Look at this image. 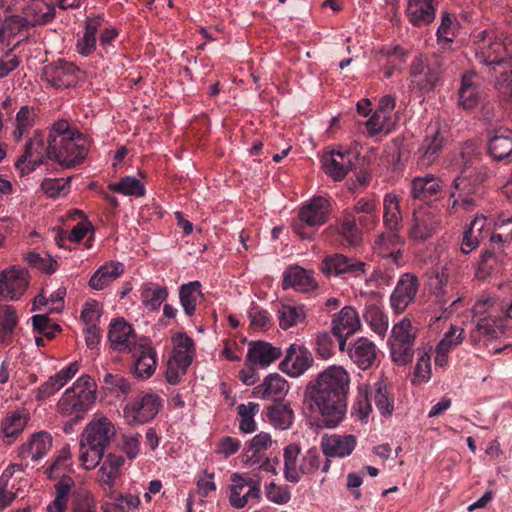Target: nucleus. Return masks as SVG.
<instances>
[{
  "instance_id": "7ed1b4c3",
  "label": "nucleus",
  "mask_w": 512,
  "mask_h": 512,
  "mask_svg": "<svg viewBox=\"0 0 512 512\" xmlns=\"http://www.w3.org/2000/svg\"><path fill=\"white\" fill-rule=\"evenodd\" d=\"M114 435L115 427L106 417L93 420L87 425L79 449V459L84 469L92 470L99 464Z\"/></svg>"
},
{
  "instance_id": "473e14b6",
  "label": "nucleus",
  "mask_w": 512,
  "mask_h": 512,
  "mask_svg": "<svg viewBox=\"0 0 512 512\" xmlns=\"http://www.w3.org/2000/svg\"><path fill=\"white\" fill-rule=\"evenodd\" d=\"M343 211L350 212L353 217L357 218L359 225L365 230L373 229L378 223L377 205L373 199L361 198L353 207Z\"/></svg>"
},
{
  "instance_id": "49530a36",
  "label": "nucleus",
  "mask_w": 512,
  "mask_h": 512,
  "mask_svg": "<svg viewBox=\"0 0 512 512\" xmlns=\"http://www.w3.org/2000/svg\"><path fill=\"white\" fill-rule=\"evenodd\" d=\"M108 189L115 193L135 197H142L146 192L142 182L133 176H125L117 183H110Z\"/></svg>"
},
{
  "instance_id": "e433bc0d",
  "label": "nucleus",
  "mask_w": 512,
  "mask_h": 512,
  "mask_svg": "<svg viewBox=\"0 0 512 512\" xmlns=\"http://www.w3.org/2000/svg\"><path fill=\"white\" fill-rule=\"evenodd\" d=\"M139 292L142 304L152 311L158 310L168 297L167 287L154 282L143 283Z\"/></svg>"
},
{
  "instance_id": "774afa93",
  "label": "nucleus",
  "mask_w": 512,
  "mask_h": 512,
  "mask_svg": "<svg viewBox=\"0 0 512 512\" xmlns=\"http://www.w3.org/2000/svg\"><path fill=\"white\" fill-rule=\"evenodd\" d=\"M390 115L375 111L371 118L366 122L368 134L374 136L383 130H389Z\"/></svg>"
},
{
  "instance_id": "9b49d317",
  "label": "nucleus",
  "mask_w": 512,
  "mask_h": 512,
  "mask_svg": "<svg viewBox=\"0 0 512 512\" xmlns=\"http://www.w3.org/2000/svg\"><path fill=\"white\" fill-rule=\"evenodd\" d=\"M80 69L72 62L59 59L43 69L46 81L55 88H70L77 85Z\"/></svg>"
},
{
  "instance_id": "f257e3e1",
  "label": "nucleus",
  "mask_w": 512,
  "mask_h": 512,
  "mask_svg": "<svg viewBox=\"0 0 512 512\" xmlns=\"http://www.w3.org/2000/svg\"><path fill=\"white\" fill-rule=\"evenodd\" d=\"M349 384L350 377L346 370L340 366H330L307 385L306 397L317 408L324 426L334 428L344 419Z\"/></svg>"
},
{
  "instance_id": "423d86ee",
  "label": "nucleus",
  "mask_w": 512,
  "mask_h": 512,
  "mask_svg": "<svg viewBox=\"0 0 512 512\" xmlns=\"http://www.w3.org/2000/svg\"><path fill=\"white\" fill-rule=\"evenodd\" d=\"M51 146V130L47 139H45L42 131L35 130L33 136L26 142L23 154L15 163L21 175L31 173L37 166L44 164L46 159L52 160Z\"/></svg>"
},
{
  "instance_id": "b1692460",
  "label": "nucleus",
  "mask_w": 512,
  "mask_h": 512,
  "mask_svg": "<svg viewBox=\"0 0 512 512\" xmlns=\"http://www.w3.org/2000/svg\"><path fill=\"white\" fill-rule=\"evenodd\" d=\"M281 355V349L269 342L258 340L251 341L248 344L247 361L252 365H258L262 368L268 367Z\"/></svg>"
},
{
  "instance_id": "cd10ccee",
  "label": "nucleus",
  "mask_w": 512,
  "mask_h": 512,
  "mask_svg": "<svg viewBox=\"0 0 512 512\" xmlns=\"http://www.w3.org/2000/svg\"><path fill=\"white\" fill-rule=\"evenodd\" d=\"M135 357L134 375L140 379L150 378L156 370L158 358L156 350L149 345L139 344L136 350H133Z\"/></svg>"
},
{
  "instance_id": "6e6d98bb",
  "label": "nucleus",
  "mask_w": 512,
  "mask_h": 512,
  "mask_svg": "<svg viewBox=\"0 0 512 512\" xmlns=\"http://www.w3.org/2000/svg\"><path fill=\"white\" fill-rule=\"evenodd\" d=\"M17 316L11 306H5L0 311V343H4L11 337L17 325Z\"/></svg>"
},
{
  "instance_id": "13d9d810",
  "label": "nucleus",
  "mask_w": 512,
  "mask_h": 512,
  "mask_svg": "<svg viewBox=\"0 0 512 512\" xmlns=\"http://www.w3.org/2000/svg\"><path fill=\"white\" fill-rule=\"evenodd\" d=\"M31 321L34 330L49 340L53 339L56 334L61 331L60 326L58 324L52 323L47 315H34L32 316Z\"/></svg>"
},
{
  "instance_id": "58836bf2",
  "label": "nucleus",
  "mask_w": 512,
  "mask_h": 512,
  "mask_svg": "<svg viewBox=\"0 0 512 512\" xmlns=\"http://www.w3.org/2000/svg\"><path fill=\"white\" fill-rule=\"evenodd\" d=\"M474 74L465 73L458 91L459 105L464 110H472L480 103L481 95L478 86L472 81Z\"/></svg>"
},
{
  "instance_id": "4468645a",
  "label": "nucleus",
  "mask_w": 512,
  "mask_h": 512,
  "mask_svg": "<svg viewBox=\"0 0 512 512\" xmlns=\"http://www.w3.org/2000/svg\"><path fill=\"white\" fill-rule=\"evenodd\" d=\"M476 59L486 66L495 69L496 66H511V52L505 41L489 38L488 43L479 44L475 52Z\"/></svg>"
},
{
  "instance_id": "8fccbe9b",
  "label": "nucleus",
  "mask_w": 512,
  "mask_h": 512,
  "mask_svg": "<svg viewBox=\"0 0 512 512\" xmlns=\"http://www.w3.org/2000/svg\"><path fill=\"white\" fill-rule=\"evenodd\" d=\"M34 117V109L29 106H22L17 112L15 119V129L12 133L16 142L21 141L23 136L32 128L34 125Z\"/></svg>"
},
{
  "instance_id": "e2e57ef3",
  "label": "nucleus",
  "mask_w": 512,
  "mask_h": 512,
  "mask_svg": "<svg viewBox=\"0 0 512 512\" xmlns=\"http://www.w3.org/2000/svg\"><path fill=\"white\" fill-rule=\"evenodd\" d=\"M104 388L111 393L119 396V394L127 395L131 386L130 383L119 374L106 373L103 378Z\"/></svg>"
},
{
  "instance_id": "c9c22d12",
  "label": "nucleus",
  "mask_w": 512,
  "mask_h": 512,
  "mask_svg": "<svg viewBox=\"0 0 512 512\" xmlns=\"http://www.w3.org/2000/svg\"><path fill=\"white\" fill-rule=\"evenodd\" d=\"M301 447L299 444L290 443L283 449V474L284 478L291 483L300 481Z\"/></svg>"
},
{
  "instance_id": "412c9836",
  "label": "nucleus",
  "mask_w": 512,
  "mask_h": 512,
  "mask_svg": "<svg viewBox=\"0 0 512 512\" xmlns=\"http://www.w3.org/2000/svg\"><path fill=\"white\" fill-rule=\"evenodd\" d=\"M48 4L42 0H29V3L22 8V14L30 27L43 26L52 22L56 16L55 0Z\"/></svg>"
},
{
  "instance_id": "a211bd4d",
  "label": "nucleus",
  "mask_w": 512,
  "mask_h": 512,
  "mask_svg": "<svg viewBox=\"0 0 512 512\" xmlns=\"http://www.w3.org/2000/svg\"><path fill=\"white\" fill-rule=\"evenodd\" d=\"M30 413L27 409L21 408L8 411L0 422V436L6 445H11L23 433Z\"/></svg>"
},
{
  "instance_id": "5fc2aeb1",
  "label": "nucleus",
  "mask_w": 512,
  "mask_h": 512,
  "mask_svg": "<svg viewBox=\"0 0 512 512\" xmlns=\"http://www.w3.org/2000/svg\"><path fill=\"white\" fill-rule=\"evenodd\" d=\"M70 183L71 177L44 178L41 182V189L49 198H57L69 193Z\"/></svg>"
},
{
  "instance_id": "338daca9",
  "label": "nucleus",
  "mask_w": 512,
  "mask_h": 512,
  "mask_svg": "<svg viewBox=\"0 0 512 512\" xmlns=\"http://www.w3.org/2000/svg\"><path fill=\"white\" fill-rule=\"evenodd\" d=\"M266 497L269 501L283 505L290 501L291 493L287 486H278L271 482L265 489Z\"/></svg>"
},
{
  "instance_id": "c03bdc74",
  "label": "nucleus",
  "mask_w": 512,
  "mask_h": 512,
  "mask_svg": "<svg viewBox=\"0 0 512 512\" xmlns=\"http://www.w3.org/2000/svg\"><path fill=\"white\" fill-rule=\"evenodd\" d=\"M279 326L287 330L305 320L306 314L303 306L281 304L277 310Z\"/></svg>"
},
{
  "instance_id": "69168bd1",
  "label": "nucleus",
  "mask_w": 512,
  "mask_h": 512,
  "mask_svg": "<svg viewBox=\"0 0 512 512\" xmlns=\"http://www.w3.org/2000/svg\"><path fill=\"white\" fill-rule=\"evenodd\" d=\"M31 28L25 21V17L21 15H10L4 18L3 25L0 28V36L16 35L22 30Z\"/></svg>"
},
{
  "instance_id": "aec40b11",
  "label": "nucleus",
  "mask_w": 512,
  "mask_h": 512,
  "mask_svg": "<svg viewBox=\"0 0 512 512\" xmlns=\"http://www.w3.org/2000/svg\"><path fill=\"white\" fill-rule=\"evenodd\" d=\"M78 371L79 363L74 361L53 376H50L48 380L39 386L35 391V399L37 401H43L54 395L61 388H63L76 375Z\"/></svg>"
},
{
  "instance_id": "20e7f679",
  "label": "nucleus",
  "mask_w": 512,
  "mask_h": 512,
  "mask_svg": "<svg viewBox=\"0 0 512 512\" xmlns=\"http://www.w3.org/2000/svg\"><path fill=\"white\" fill-rule=\"evenodd\" d=\"M96 400V383L89 375L79 377L60 398L57 409L60 414L82 418Z\"/></svg>"
},
{
  "instance_id": "7c9ffc66",
  "label": "nucleus",
  "mask_w": 512,
  "mask_h": 512,
  "mask_svg": "<svg viewBox=\"0 0 512 512\" xmlns=\"http://www.w3.org/2000/svg\"><path fill=\"white\" fill-rule=\"evenodd\" d=\"M357 218L353 217L350 212L342 211V215L337 224V233L341 243L346 246L356 247L362 241V230Z\"/></svg>"
},
{
  "instance_id": "79ce46f5",
  "label": "nucleus",
  "mask_w": 512,
  "mask_h": 512,
  "mask_svg": "<svg viewBox=\"0 0 512 512\" xmlns=\"http://www.w3.org/2000/svg\"><path fill=\"white\" fill-rule=\"evenodd\" d=\"M504 332L505 326L501 318L484 317L478 321L476 329L471 332V339L477 342L480 335L495 339Z\"/></svg>"
},
{
  "instance_id": "09e8293b",
  "label": "nucleus",
  "mask_w": 512,
  "mask_h": 512,
  "mask_svg": "<svg viewBox=\"0 0 512 512\" xmlns=\"http://www.w3.org/2000/svg\"><path fill=\"white\" fill-rule=\"evenodd\" d=\"M371 393V399L382 415H390L393 411V398L387 390L386 383L381 380L374 384Z\"/></svg>"
},
{
  "instance_id": "a19ab883",
  "label": "nucleus",
  "mask_w": 512,
  "mask_h": 512,
  "mask_svg": "<svg viewBox=\"0 0 512 512\" xmlns=\"http://www.w3.org/2000/svg\"><path fill=\"white\" fill-rule=\"evenodd\" d=\"M272 444L271 435L266 432H261L255 435L247 444L244 449L243 461L248 467H254L257 463L256 457H260L265 450Z\"/></svg>"
},
{
  "instance_id": "a878e982",
  "label": "nucleus",
  "mask_w": 512,
  "mask_h": 512,
  "mask_svg": "<svg viewBox=\"0 0 512 512\" xmlns=\"http://www.w3.org/2000/svg\"><path fill=\"white\" fill-rule=\"evenodd\" d=\"M403 241L397 231L381 233L374 241V252L382 258H390L392 263L399 265Z\"/></svg>"
},
{
  "instance_id": "2f4dec72",
  "label": "nucleus",
  "mask_w": 512,
  "mask_h": 512,
  "mask_svg": "<svg viewBox=\"0 0 512 512\" xmlns=\"http://www.w3.org/2000/svg\"><path fill=\"white\" fill-rule=\"evenodd\" d=\"M288 390V382L279 374L273 373L265 377L263 383L254 388V395L278 401L286 396Z\"/></svg>"
},
{
  "instance_id": "680f3d73",
  "label": "nucleus",
  "mask_w": 512,
  "mask_h": 512,
  "mask_svg": "<svg viewBox=\"0 0 512 512\" xmlns=\"http://www.w3.org/2000/svg\"><path fill=\"white\" fill-rule=\"evenodd\" d=\"M371 410V393L368 386H359L356 400L352 406V411L356 412L360 419H365L368 417Z\"/></svg>"
},
{
  "instance_id": "1a4fd4ad",
  "label": "nucleus",
  "mask_w": 512,
  "mask_h": 512,
  "mask_svg": "<svg viewBox=\"0 0 512 512\" xmlns=\"http://www.w3.org/2000/svg\"><path fill=\"white\" fill-rule=\"evenodd\" d=\"M359 155L360 151L355 148L327 152L321 160L323 170L334 181H341L356 165Z\"/></svg>"
},
{
  "instance_id": "37998d69",
  "label": "nucleus",
  "mask_w": 512,
  "mask_h": 512,
  "mask_svg": "<svg viewBox=\"0 0 512 512\" xmlns=\"http://www.w3.org/2000/svg\"><path fill=\"white\" fill-rule=\"evenodd\" d=\"M109 501L105 503L104 512H129L140 504V499L132 494H121L111 491Z\"/></svg>"
},
{
  "instance_id": "ea45409f",
  "label": "nucleus",
  "mask_w": 512,
  "mask_h": 512,
  "mask_svg": "<svg viewBox=\"0 0 512 512\" xmlns=\"http://www.w3.org/2000/svg\"><path fill=\"white\" fill-rule=\"evenodd\" d=\"M383 223L391 231H398L402 225L400 197L395 193H387L383 200Z\"/></svg>"
},
{
  "instance_id": "f3484780",
  "label": "nucleus",
  "mask_w": 512,
  "mask_h": 512,
  "mask_svg": "<svg viewBox=\"0 0 512 512\" xmlns=\"http://www.w3.org/2000/svg\"><path fill=\"white\" fill-rule=\"evenodd\" d=\"M322 270L337 276L360 277L366 273V264L342 254L327 256L322 263Z\"/></svg>"
},
{
  "instance_id": "5701e85b",
  "label": "nucleus",
  "mask_w": 512,
  "mask_h": 512,
  "mask_svg": "<svg viewBox=\"0 0 512 512\" xmlns=\"http://www.w3.org/2000/svg\"><path fill=\"white\" fill-rule=\"evenodd\" d=\"M317 286L313 272L300 266H290L283 272V289L292 288L297 292L308 293L315 290Z\"/></svg>"
},
{
  "instance_id": "39448f33",
  "label": "nucleus",
  "mask_w": 512,
  "mask_h": 512,
  "mask_svg": "<svg viewBox=\"0 0 512 512\" xmlns=\"http://www.w3.org/2000/svg\"><path fill=\"white\" fill-rule=\"evenodd\" d=\"M416 329L409 318L405 317L395 324L388 340L391 359L397 365L411 364L414 358Z\"/></svg>"
},
{
  "instance_id": "603ef678",
  "label": "nucleus",
  "mask_w": 512,
  "mask_h": 512,
  "mask_svg": "<svg viewBox=\"0 0 512 512\" xmlns=\"http://www.w3.org/2000/svg\"><path fill=\"white\" fill-rule=\"evenodd\" d=\"M440 192L439 180L433 175L418 176V200H436Z\"/></svg>"
},
{
  "instance_id": "ddd939ff",
  "label": "nucleus",
  "mask_w": 512,
  "mask_h": 512,
  "mask_svg": "<svg viewBox=\"0 0 512 512\" xmlns=\"http://www.w3.org/2000/svg\"><path fill=\"white\" fill-rule=\"evenodd\" d=\"M361 323L357 311L350 307H343L335 314L332 320L331 331L335 336L340 351H344L347 339L360 329Z\"/></svg>"
},
{
  "instance_id": "3c124183",
  "label": "nucleus",
  "mask_w": 512,
  "mask_h": 512,
  "mask_svg": "<svg viewBox=\"0 0 512 512\" xmlns=\"http://www.w3.org/2000/svg\"><path fill=\"white\" fill-rule=\"evenodd\" d=\"M364 319L370 328L380 336H384L388 329V317L376 305H370L364 312Z\"/></svg>"
},
{
  "instance_id": "0e129e2a",
  "label": "nucleus",
  "mask_w": 512,
  "mask_h": 512,
  "mask_svg": "<svg viewBox=\"0 0 512 512\" xmlns=\"http://www.w3.org/2000/svg\"><path fill=\"white\" fill-rule=\"evenodd\" d=\"M321 455L319 450L316 447H312L308 449L304 455L301 457L300 462V479L303 475L313 474L315 473L321 464Z\"/></svg>"
},
{
  "instance_id": "2eb2a0df",
  "label": "nucleus",
  "mask_w": 512,
  "mask_h": 512,
  "mask_svg": "<svg viewBox=\"0 0 512 512\" xmlns=\"http://www.w3.org/2000/svg\"><path fill=\"white\" fill-rule=\"evenodd\" d=\"M108 340L110 347L119 353H131L139 345L133 327L123 318L115 319L110 323Z\"/></svg>"
},
{
  "instance_id": "6ab92c4d",
  "label": "nucleus",
  "mask_w": 512,
  "mask_h": 512,
  "mask_svg": "<svg viewBox=\"0 0 512 512\" xmlns=\"http://www.w3.org/2000/svg\"><path fill=\"white\" fill-rule=\"evenodd\" d=\"M445 134L446 130L437 121L431 122L427 126L420 148V151H422L420 160L425 165H430L438 157L445 143Z\"/></svg>"
},
{
  "instance_id": "393cba45",
  "label": "nucleus",
  "mask_w": 512,
  "mask_h": 512,
  "mask_svg": "<svg viewBox=\"0 0 512 512\" xmlns=\"http://www.w3.org/2000/svg\"><path fill=\"white\" fill-rule=\"evenodd\" d=\"M357 444L353 435L333 434L321 440V449L326 457L344 458L352 454Z\"/></svg>"
},
{
  "instance_id": "dca6fc26",
  "label": "nucleus",
  "mask_w": 512,
  "mask_h": 512,
  "mask_svg": "<svg viewBox=\"0 0 512 512\" xmlns=\"http://www.w3.org/2000/svg\"><path fill=\"white\" fill-rule=\"evenodd\" d=\"M29 285L28 271L11 268L0 275V297L7 300H18Z\"/></svg>"
},
{
  "instance_id": "052dcab7",
  "label": "nucleus",
  "mask_w": 512,
  "mask_h": 512,
  "mask_svg": "<svg viewBox=\"0 0 512 512\" xmlns=\"http://www.w3.org/2000/svg\"><path fill=\"white\" fill-rule=\"evenodd\" d=\"M26 261L34 268L46 274H52L56 271L58 263L50 255L41 256L39 253L31 251L26 255Z\"/></svg>"
},
{
  "instance_id": "864d4df0",
  "label": "nucleus",
  "mask_w": 512,
  "mask_h": 512,
  "mask_svg": "<svg viewBox=\"0 0 512 512\" xmlns=\"http://www.w3.org/2000/svg\"><path fill=\"white\" fill-rule=\"evenodd\" d=\"M448 282V274L445 273L444 270L441 272L436 271L428 278L427 282V290L430 295H434L436 298V301L441 304L445 305L447 303V300L445 299V288L447 286Z\"/></svg>"
},
{
  "instance_id": "4d7b16f0",
  "label": "nucleus",
  "mask_w": 512,
  "mask_h": 512,
  "mask_svg": "<svg viewBox=\"0 0 512 512\" xmlns=\"http://www.w3.org/2000/svg\"><path fill=\"white\" fill-rule=\"evenodd\" d=\"M337 340L333 332H320L316 336L315 345L317 354L323 359H329L335 353Z\"/></svg>"
},
{
  "instance_id": "f03ea898",
  "label": "nucleus",
  "mask_w": 512,
  "mask_h": 512,
  "mask_svg": "<svg viewBox=\"0 0 512 512\" xmlns=\"http://www.w3.org/2000/svg\"><path fill=\"white\" fill-rule=\"evenodd\" d=\"M51 141L52 161L63 168H73L82 164L89 151L87 138L72 128L66 120H59L53 124Z\"/></svg>"
},
{
  "instance_id": "f704fd0d",
  "label": "nucleus",
  "mask_w": 512,
  "mask_h": 512,
  "mask_svg": "<svg viewBox=\"0 0 512 512\" xmlns=\"http://www.w3.org/2000/svg\"><path fill=\"white\" fill-rule=\"evenodd\" d=\"M204 295L201 291V283L199 281H191L182 284L179 287V300L188 317H192L196 313L197 304L203 300Z\"/></svg>"
},
{
  "instance_id": "0eeeda50",
  "label": "nucleus",
  "mask_w": 512,
  "mask_h": 512,
  "mask_svg": "<svg viewBox=\"0 0 512 512\" xmlns=\"http://www.w3.org/2000/svg\"><path fill=\"white\" fill-rule=\"evenodd\" d=\"M332 212V200L324 196H314L299 210L298 220L294 222L293 229L301 237L304 226L318 228L324 225Z\"/></svg>"
},
{
  "instance_id": "4c0bfd02",
  "label": "nucleus",
  "mask_w": 512,
  "mask_h": 512,
  "mask_svg": "<svg viewBox=\"0 0 512 512\" xmlns=\"http://www.w3.org/2000/svg\"><path fill=\"white\" fill-rule=\"evenodd\" d=\"M495 131L488 142V153L495 161H501L512 156V132L505 130L500 134Z\"/></svg>"
},
{
  "instance_id": "bb28decb",
  "label": "nucleus",
  "mask_w": 512,
  "mask_h": 512,
  "mask_svg": "<svg viewBox=\"0 0 512 512\" xmlns=\"http://www.w3.org/2000/svg\"><path fill=\"white\" fill-rule=\"evenodd\" d=\"M416 296V276L412 274H404L398 281L390 301L392 308L397 312H403L408 304Z\"/></svg>"
},
{
  "instance_id": "f8f14e48",
  "label": "nucleus",
  "mask_w": 512,
  "mask_h": 512,
  "mask_svg": "<svg viewBox=\"0 0 512 512\" xmlns=\"http://www.w3.org/2000/svg\"><path fill=\"white\" fill-rule=\"evenodd\" d=\"M312 353L303 345L293 343L285 352L284 359L279 368L291 377H299L304 374L313 364Z\"/></svg>"
},
{
  "instance_id": "a18cd8bd",
  "label": "nucleus",
  "mask_w": 512,
  "mask_h": 512,
  "mask_svg": "<svg viewBox=\"0 0 512 512\" xmlns=\"http://www.w3.org/2000/svg\"><path fill=\"white\" fill-rule=\"evenodd\" d=\"M270 422L279 429H288L291 427L294 419V413L289 404L277 403L268 409Z\"/></svg>"
},
{
  "instance_id": "4be33fe9",
  "label": "nucleus",
  "mask_w": 512,
  "mask_h": 512,
  "mask_svg": "<svg viewBox=\"0 0 512 512\" xmlns=\"http://www.w3.org/2000/svg\"><path fill=\"white\" fill-rule=\"evenodd\" d=\"M52 447V435L47 431L33 433L18 449L22 459L31 458L34 462L42 459Z\"/></svg>"
},
{
  "instance_id": "bf43d9fd",
  "label": "nucleus",
  "mask_w": 512,
  "mask_h": 512,
  "mask_svg": "<svg viewBox=\"0 0 512 512\" xmlns=\"http://www.w3.org/2000/svg\"><path fill=\"white\" fill-rule=\"evenodd\" d=\"M248 318L250 320L251 327L261 331L268 330L273 323L269 312L258 305L250 307L248 311Z\"/></svg>"
},
{
  "instance_id": "9d476101",
  "label": "nucleus",
  "mask_w": 512,
  "mask_h": 512,
  "mask_svg": "<svg viewBox=\"0 0 512 512\" xmlns=\"http://www.w3.org/2000/svg\"><path fill=\"white\" fill-rule=\"evenodd\" d=\"M230 487L229 503L235 509L257 503L261 498L260 481L251 477L234 474Z\"/></svg>"
},
{
  "instance_id": "c756f323",
  "label": "nucleus",
  "mask_w": 512,
  "mask_h": 512,
  "mask_svg": "<svg viewBox=\"0 0 512 512\" xmlns=\"http://www.w3.org/2000/svg\"><path fill=\"white\" fill-rule=\"evenodd\" d=\"M173 355L170 360L176 363L182 371L188 369L195 355V345L191 337L186 333H178L172 338Z\"/></svg>"
},
{
  "instance_id": "6e6552de",
  "label": "nucleus",
  "mask_w": 512,
  "mask_h": 512,
  "mask_svg": "<svg viewBox=\"0 0 512 512\" xmlns=\"http://www.w3.org/2000/svg\"><path fill=\"white\" fill-rule=\"evenodd\" d=\"M162 405V399L158 394L142 393L126 404L123 409L124 418L129 425L148 423L157 416Z\"/></svg>"
},
{
  "instance_id": "c85d7f7f",
  "label": "nucleus",
  "mask_w": 512,
  "mask_h": 512,
  "mask_svg": "<svg viewBox=\"0 0 512 512\" xmlns=\"http://www.w3.org/2000/svg\"><path fill=\"white\" fill-rule=\"evenodd\" d=\"M348 355L360 369L366 370L376 361L377 348L372 341L361 337L349 346Z\"/></svg>"
},
{
  "instance_id": "72a5a7b5",
  "label": "nucleus",
  "mask_w": 512,
  "mask_h": 512,
  "mask_svg": "<svg viewBox=\"0 0 512 512\" xmlns=\"http://www.w3.org/2000/svg\"><path fill=\"white\" fill-rule=\"evenodd\" d=\"M124 272L120 262H108L100 266L89 280V287L93 290H103Z\"/></svg>"
},
{
  "instance_id": "de8ad7c7",
  "label": "nucleus",
  "mask_w": 512,
  "mask_h": 512,
  "mask_svg": "<svg viewBox=\"0 0 512 512\" xmlns=\"http://www.w3.org/2000/svg\"><path fill=\"white\" fill-rule=\"evenodd\" d=\"M494 87L501 106L505 109L512 108V69L501 72Z\"/></svg>"
}]
</instances>
